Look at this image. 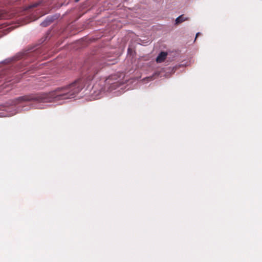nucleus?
I'll return each mask as SVG.
<instances>
[{
  "instance_id": "10",
  "label": "nucleus",
  "mask_w": 262,
  "mask_h": 262,
  "mask_svg": "<svg viewBox=\"0 0 262 262\" xmlns=\"http://www.w3.org/2000/svg\"><path fill=\"white\" fill-rule=\"evenodd\" d=\"M80 0H75V2H78V1H79Z\"/></svg>"
},
{
  "instance_id": "7",
  "label": "nucleus",
  "mask_w": 262,
  "mask_h": 262,
  "mask_svg": "<svg viewBox=\"0 0 262 262\" xmlns=\"http://www.w3.org/2000/svg\"><path fill=\"white\" fill-rule=\"evenodd\" d=\"M107 61H108L109 62H105V63H106V65L114 64L115 63V62H114L113 61L107 60Z\"/></svg>"
},
{
  "instance_id": "4",
  "label": "nucleus",
  "mask_w": 262,
  "mask_h": 262,
  "mask_svg": "<svg viewBox=\"0 0 262 262\" xmlns=\"http://www.w3.org/2000/svg\"><path fill=\"white\" fill-rule=\"evenodd\" d=\"M188 20H189L188 17H185L184 15H181L176 18L175 24L176 25H178Z\"/></svg>"
},
{
  "instance_id": "9",
  "label": "nucleus",
  "mask_w": 262,
  "mask_h": 262,
  "mask_svg": "<svg viewBox=\"0 0 262 262\" xmlns=\"http://www.w3.org/2000/svg\"><path fill=\"white\" fill-rule=\"evenodd\" d=\"M200 35V33H197L196 34L195 38H196L199 36V35Z\"/></svg>"
},
{
  "instance_id": "3",
  "label": "nucleus",
  "mask_w": 262,
  "mask_h": 262,
  "mask_svg": "<svg viewBox=\"0 0 262 262\" xmlns=\"http://www.w3.org/2000/svg\"><path fill=\"white\" fill-rule=\"evenodd\" d=\"M167 56V53L166 52H161L156 58V61L158 63L163 62Z\"/></svg>"
},
{
  "instance_id": "8",
  "label": "nucleus",
  "mask_w": 262,
  "mask_h": 262,
  "mask_svg": "<svg viewBox=\"0 0 262 262\" xmlns=\"http://www.w3.org/2000/svg\"><path fill=\"white\" fill-rule=\"evenodd\" d=\"M3 14L1 12H0V19L3 18Z\"/></svg>"
},
{
  "instance_id": "1",
  "label": "nucleus",
  "mask_w": 262,
  "mask_h": 262,
  "mask_svg": "<svg viewBox=\"0 0 262 262\" xmlns=\"http://www.w3.org/2000/svg\"><path fill=\"white\" fill-rule=\"evenodd\" d=\"M101 69V68L97 67V64L91 65L83 77L77 79L70 84L58 88L49 93L31 94L19 97L14 99V104H18L24 102H56L73 98L83 88L86 82L92 80Z\"/></svg>"
},
{
  "instance_id": "2",
  "label": "nucleus",
  "mask_w": 262,
  "mask_h": 262,
  "mask_svg": "<svg viewBox=\"0 0 262 262\" xmlns=\"http://www.w3.org/2000/svg\"><path fill=\"white\" fill-rule=\"evenodd\" d=\"M99 84L104 85L99 90L100 93L106 90L108 91L115 90L119 86V83L116 75H111L104 81H101L99 83H96L94 85L93 88L95 90L97 89V86Z\"/></svg>"
},
{
  "instance_id": "6",
  "label": "nucleus",
  "mask_w": 262,
  "mask_h": 262,
  "mask_svg": "<svg viewBox=\"0 0 262 262\" xmlns=\"http://www.w3.org/2000/svg\"><path fill=\"white\" fill-rule=\"evenodd\" d=\"M40 2L34 3L30 5L29 6V8L31 9V8H33L37 7L38 6H39L40 5Z\"/></svg>"
},
{
  "instance_id": "5",
  "label": "nucleus",
  "mask_w": 262,
  "mask_h": 262,
  "mask_svg": "<svg viewBox=\"0 0 262 262\" xmlns=\"http://www.w3.org/2000/svg\"><path fill=\"white\" fill-rule=\"evenodd\" d=\"M52 21V19H46L45 20H44L43 21H42L41 23V25L42 26V27H47L48 26H49L51 23Z\"/></svg>"
}]
</instances>
